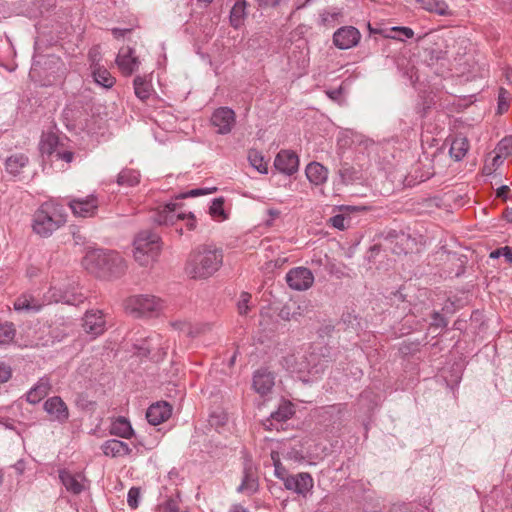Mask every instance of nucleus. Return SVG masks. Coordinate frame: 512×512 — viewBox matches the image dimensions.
I'll list each match as a JSON object with an SVG mask.
<instances>
[{
  "instance_id": "nucleus-63",
  "label": "nucleus",
  "mask_w": 512,
  "mask_h": 512,
  "mask_svg": "<svg viewBox=\"0 0 512 512\" xmlns=\"http://www.w3.org/2000/svg\"><path fill=\"white\" fill-rule=\"evenodd\" d=\"M407 510H408V507L406 505H398V506H394L391 509V512H407Z\"/></svg>"
},
{
  "instance_id": "nucleus-49",
  "label": "nucleus",
  "mask_w": 512,
  "mask_h": 512,
  "mask_svg": "<svg viewBox=\"0 0 512 512\" xmlns=\"http://www.w3.org/2000/svg\"><path fill=\"white\" fill-rule=\"evenodd\" d=\"M12 375V371L9 365L0 363V385L7 382Z\"/></svg>"
},
{
  "instance_id": "nucleus-39",
  "label": "nucleus",
  "mask_w": 512,
  "mask_h": 512,
  "mask_svg": "<svg viewBox=\"0 0 512 512\" xmlns=\"http://www.w3.org/2000/svg\"><path fill=\"white\" fill-rule=\"evenodd\" d=\"M248 159L251 165L260 173L267 172V164L263 161V157L256 151L249 153Z\"/></svg>"
},
{
  "instance_id": "nucleus-44",
  "label": "nucleus",
  "mask_w": 512,
  "mask_h": 512,
  "mask_svg": "<svg viewBox=\"0 0 512 512\" xmlns=\"http://www.w3.org/2000/svg\"><path fill=\"white\" fill-rule=\"evenodd\" d=\"M250 299H251V295L249 293H247V292L241 293L240 299L237 304L238 311L241 315L247 314V312L249 310L248 303H249Z\"/></svg>"
},
{
  "instance_id": "nucleus-12",
  "label": "nucleus",
  "mask_w": 512,
  "mask_h": 512,
  "mask_svg": "<svg viewBox=\"0 0 512 512\" xmlns=\"http://www.w3.org/2000/svg\"><path fill=\"white\" fill-rule=\"evenodd\" d=\"M108 251L94 249L88 251L82 260L83 267L99 278H105V265Z\"/></svg>"
},
{
  "instance_id": "nucleus-36",
  "label": "nucleus",
  "mask_w": 512,
  "mask_h": 512,
  "mask_svg": "<svg viewBox=\"0 0 512 512\" xmlns=\"http://www.w3.org/2000/svg\"><path fill=\"white\" fill-rule=\"evenodd\" d=\"M294 409L291 403L284 402L281 404L275 412L271 413V420L277 422H283L292 417Z\"/></svg>"
},
{
  "instance_id": "nucleus-28",
  "label": "nucleus",
  "mask_w": 512,
  "mask_h": 512,
  "mask_svg": "<svg viewBox=\"0 0 512 512\" xmlns=\"http://www.w3.org/2000/svg\"><path fill=\"white\" fill-rule=\"evenodd\" d=\"M94 81L101 87L111 88L115 84V78L104 67L95 66L92 71Z\"/></svg>"
},
{
  "instance_id": "nucleus-17",
  "label": "nucleus",
  "mask_w": 512,
  "mask_h": 512,
  "mask_svg": "<svg viewBox=\"0 0 512 512\" xmlns=\"http://www.w3.org/2000/svg\"><path fill=\"white\" fill-rule=\"evenodd\" d=\"M116 64L124 76H130L138 70L140 60L132 48L122 47L116 57Z\"/></svg>"
},
{
  "instance_id": "nucleus-30",
  "label": "nucleus",
  "mask_w": 512,
  "mask_h": 512,
  "mask_svg": "<svg viewBox=\"0 0 512 512\" xmlns=\"http://www.w3.org/2000/svg\"><path fill=\"white\" fill-rule=\"evenodd\" d=\"M133 85H134L135 95L141 101L147 100L153 91L151 83L149 81H147L144 77H141V76H136L134 78Z\"/></svg>"
},
{
  "instance_id": "nucleus-60",
  "label": "nucleus",
  "mask_w": 512,
  "mask_h": 512,
  "mask_svg": "<svg viewBox=\"0 0 512 512\" xmlns=\"http://www.w3.org/2000/svg\"><path fill=\"white\" fill-rule=\"evenodd\" d=\"M259 5L262 7H274L278 5L281 0H257Z\"/></svg>"
},
{
  "instance_id": "nucleus-33",
  "label": "nucleus",
  "mask_w": 512,
  "mask_h": 512,
  "mask_svg": "<svg viewBox=\"0 0 512 512\" xmlns=\"http://www.w3.org/2000/svg\"><path fill=\"white\" fill-rule=\"evenodd\" d=\"M58 137L53 133L44 134L40 142L42 154L55 155L58 151Z\"/></svg>"
},
{
  "instance_id": "nucleus-50",
  "label": "nucleus",
  "mask_w": 512,
  "mask_h": 512,
  "mask_svg": "<svg viewBox=\"0 0 512 512\" xmlns=\"http://www.w3.org/2000/svg\"><path fill=\"white\" fill-rule=\"evenodd\" d=\"M294 310V305L293 304H288V305H285L281 311H280V317L284 320H291L293 318H296L295 317V312L292 311Z\"/></svg>"
},
{
  "instance_id": "nucleus-42",
  "label": "nucleus",
  "mask_w": 512,
  "mask_h": 512,
  "mask_svg": "<svg viewBox=\"0 0 512 512\" xmlns=\"http://www.w3.org/2000/svg\"><path fill=\"white\" fill-rule=\"evenodd\" d=\"M140 489L131 487L127 494V503L132 509H136L139 505Z\"/></svg>"
},
{
  "instance_id": "nucleus-55",
  "label": "nucleus",
  "mask_w": 512,
  "mask_h": 512,
  "mask_svg": "<svg viewBox=\"0 0 512 512\" xmlns=\"http://www.w3.org/2000/svg\"><path fill=\"white\" fill-rule=\"evenodd\" d=\"M274 465H275V475L281 480H283V478H286L287 475L285 474V470L281 466V464L278 461L277 462L275 461Z\"/></svg>"
},
{
  "instance_id": "nucleus-5",
  "label": "nucleus",
  "mask_w": 512,
  "mask_h": 512,
  "mask_svg": "<svg viewBox=\"0 0 512 512\" xmlns=\"http://www.w3.org/2000/svg\"><path fill=\"white\" fill-rule=\"evenodd\" d=\"M125 311L135 318L158 316L164 308L163 301L149 294L133 295L124 302Z\"/></svg>"
},
{
  "instance_id": "nucleus-64",
  "label": "nucleus",
  "mask_w": 512,
  "mask_h": 512,
  "mask_svg": "<svg viewBox=\"0 0 512 512\" xmlns=\"http://www.w3.org/2000/svg\"><path fill=\"white\" fill-rule=\"evenodd\" d=\"M504 217L508 222L512 223V208H507L505 210Z\"/></svg>"
},
{
  "instance_id": "nucleus-31",
  "label": "nucleus",
  "mask_w": 512,
  "mask_h": 512,
  "mask_svg": "<svg viewBox=\"0 0 512 512\" xmlns=\"http://www.w3.org/2000/svg\"><path fill=\"white\" fill-rule=\"evenodd\" d=\"M258 489V481L254 476L250 467H245L244 476L241 485L238 487V492H247L253 494Z\"/></svg>"
},
{
  "instance_id": "nucleus-13",
  "label": "nucleus",
  "mask_w": 512,
  "mask_h": 512,
  "mask_svg": "<svg viewBox=\"0 0 512 512\" xmlns=\"http://www.w3.org/2000/svg\"><path fill=\"white\" fill-rule=\"evenodd\" d=\"M43 409L51 421L59 424L66 423L70 416L68 406L60 396L48 398L43 404Z\"/></svg>"
},
{
  "instance_id": "nucleus-11",
  "label": "nucleus",
  "mask_w": 512,
  "mask_h": 512,
  "mask_svg": "<svg viewBox=\"0 0 512 512\" xmlns=\"http://www.w3.org/2000/svg\"><path fill=\"white\" fill-rule=\"evenodd\" d=\"M187 212L177 203H168L158 208L153 216L154 222L159 225H174L179 220H185Z\"/></svg>"
},
{
  "instance_id": "nucleus-41",
  "label": "nucleus",
  "mask_w": 512,
  "mask_h": 512,
  "mask_svg": "<svg viewBox=\"0 0 512 512\" xmlns=\"http://www.w3.org/2000/svg\"><path fill=\"white\" fill-rule=\"evenodd\" d=\"M496 151L502 154L505 158L512 154V140L510 138H503L496 146Z\"/></svg>"
},
{
  "instance_id": "nucleus-24",
  "label": "nucleus",
  "mask_w": 512,
  "mask_h": 512,
  "mask_svg": "<svg viewBox=\"0 0 512 512\" xmlns=\"http://www.w3.org/2000/svg\"><path fill=\"white\" fill-rule=\"evenodd\" d=\"M102 451L106 456L122 457L130 454L131 448L123 441L110 439L103 443Z\"/></svg>"
},
{
  "instance_id": "nucleus-23",
  "label": "nucleus",
  "mask_w": 512,
  "mask_h": 512,
  "mask_svg": "<svg viewBox=\"0 0 512 512\" xmlns=\"http://www.w3.org/2000/svg\"><path fill=\"white\" fill-rule=\"evenodd\" d=\"M306 177L313 185H322L328 179V170L318 162H311L305 169Z\"/></svg>"
},
{
  "instance_id": "nucleus-57",
  "label": "nucleus",
  "mask_w": 512,
  "mask_h": 512,
  "mask_svg": "<svg viewBox=\"0 0 512 512\" xmlns=\"http://www.w3.org/2000/svg\"><path fill=\"white\" fill-rule=\"evenodd\" d=\"M509 187L507 185H502L501 187H499L496 191V195L497 197L499 198H502V199H506L507 198V194L509 192Z\"/></svg>"
},
{
  "instance_id": "nucleus-43",
  "label": "nucleus",
  "mask_w": 512,
  "mask_h": 512,
  "mask_svg": "<svg viewBox=\"0 0 512 512\" xmlns=\"http://www.w3.org/2000/svg\"><path fill=\"white\" fill-rule=\"evenodd\" d=\"M170 325L175 330L182 331L187 335H192L193 333L191 323L186 320H174L170 323Z\"/></svg>"
},
{
  "instance_id": "nucleus-21",
  "label": "nucleus",
  "mask_w": 512,
  "mask_h": 512,
  "mask_svg": "<svg viewBox=\"0 0 512 512\" xmlns=\"http://www.w3.org/2000/svg\"><path fill=\"white\" fill-rule=\"evenodd\" d=\"M172 413V408L167 402L152 404L146 412L148 422L154 426L166 421Z\"/></svg>"
},
{
  "instance_id": "nucleus-22",
  "label": "nucleus",
  "mask_w": 512,
  "mask_h": 512,
  "mask_svg": "<svg viewBox=\"0 0 512 512\" xmlns=\"http://www.w3.org/2000/svg\"><path fill=\"white\" fill-rule=\"evenodd\" d=\"M51 388L50 378L47 376L41 377L27 392L26 400L31 404H37L49 394Z\"/></svg>"
},
{
  "instance_id": "nucleus-61",
  "label": "nucleus",
  "mask_w": 512,
  "mask_h": 512,
  "mask_svg": "<svg viewBox=\"0 0 512 512\" xmlns=\"http://www.w3.org/2000/svg\"><path fill=\"white\" fill-rule=\"evenodd\" d=\"M433 1L434 0H416V2L419 3L421 7L427 11H430Z\"/></svg>"
},
{
  "instance_id": "nucleus-46",
  "label": "nucleus",
  "mask_w": 512,
  "mask_h": 512,
  "mask_svg": "<svg viewBox=\"0 0 512 512\" xmlns=\"http://www.w3.org/2000/svg\"><path fill=\"white\" fill-rule=\"evenodd\" d=\"M346 222L347 219L343 214L334 215L329 219L330 225L339 230H344L347 227Z\"/></svg>"
},
{
  "instance_id": "nucleus-25",
  "label": "nucleus",
  "mask_w": 512,
  "mask_h": 512,
  "mask_svg": "<svg viewBox=\"0 0 512 512\" xmlns=\"http://www.w3.org/2000/svg\"><path fill=\"white\" fill-rule=\"evenodd\" d=\"M59 478L65 488L73 494H80L84 489L81 474H72L69 471L63 470L60 471Z\"/></svg>"
},
{
  "instance_id": "nucleus-53",
  "label": "nucleus",
  "mask_w": 512,
  "mask_h": 512,
  "mask_svg": "<svg viewBox=\"0 0 512 512\" xmlns=\"http://www.w3.org/2000/svg\"><path fill=\"white\" fill-rule=\"evenodd\" d=\"M207 193H209V191H207L205 189H192V190L188 191L187 193L182 194L181 198L197 197V196L204 195Z\"/></svg>"
},
{
  "instance_id": "nucleus-56",
  "label": "nucleus",
  "mask_w": 512,
  "mask_h": 512,
  "mask_svg": "<svg viewBox=\"0 0 512 512\" xmlns=\"http://www.w3.org/2000/svg\"><path fill=\"white\" fill-rule=\"evenodd\" d=\"M111 32L116 39H120L129 33L130 29L113 28Z\"/></svg>"
},
{
  "instance_id": "nucleus-52",
  "label": "nucleus",
  "mask_w": 512,
  "mask_h": 512,
  "mask_svg": "<svg viewBox=\"0 0 512 512\" xmlns=\"http://www.w3.org/2000/svg\"><path fill=\"white\" fill-rule=\"evenodd\" d=\"M228 418H227V415L225 413H220V414H212L211 417H210V423L212 426L216 425V426H220V425H224L226 422H227Z\"/></svg>"
},
{
  "instance_id": "nucleus-40",
  "label": "nucleus",
  "mask_w": 512,
  "mask_h": 512,
  "mask_svg": "<svg viewBox=\"0 0 512 512\" xmlns=\"http://www.w3.org/2000/svg\"><path fill=\"white\" fill-rule=\"evenodd\" d=\"M429 12H434L440 16H448L452 14L448 4L444 0H434Z\"/></svg>"
},
{
  "instance_id": "nucleus-9",
  "label": "nucleus",
  "mask_w": 512,
  "mask_h": 512,
  "mask_svg": "<svg viewBox=\"0 0 512 512\" xmlns=\"http://www.w3.org/2000/svg\"><path fill=\"white\" fill-rule=\"evenodd\" d=\"M68 206L77 217L87 218L96 215L99 201L96 195L91 194L84 198H70Z\"/></svg>"
},
{
  "instance_id": "nucleus-7",
  "label": "nucleus",
  "mask_w": 512,
  "mask_h": 512,
  "mask_svg": "<svg viewBox=\"0 0 512 512\" xmlns=\"http://www.w3.org/2000/svg\"><path fill=\"white\" fill-rule=\"evenodd\" d=\"M210 122L217 134L227 135L236 124V114L230 107H219L212 113Z\"/></svg>"
},
{
  "instance_id": "nucleus-4",
  "label": "nucleus",
  "mask_w": 512,
  "mask_h": 512,
  "mask_svg": "<svg viewBox=\"0 0 512 512\" xmlns=\"http://www.w3.org/2000/svg\"><path fill=\"white\" fill-rule=\"evenodd\" d=\"M162 249L161 237L151 230H142L133 241L134 260L143 267L157 261Z\"/></svg>"
},
{
  "instance_id": "nucleus-8",
  "label": "nucleus",
  "mask_w": 512,
  "mask_h": 512,
  "mask_svg": "<svg viewBox=\"0 0 512 512\" xmlns=\"http://www.w3.org/2000/svg\"><path fill=\"white\" fill-rule=\"evenodd\" d=\"M82 328L92 339L103 334L106 330V320L103 312L98 309L87 311L82 319Z\"/></svg>"
},
{
  "instance_id": "nucleus-37",
  "label": "nucleus",
  "mask_w": 512,
  "mask_h": 512,
  "mask_svg": "<svg viewBox=\"0 0 512 512\" xmlns=\"http://www.w3.org/2000/svg\"><path fill=\"white\" fill-rule=\"evenodd\" d=\"M15 328L11 322H0V344L6 345L11 343L15 337Z\"/></svg>"
},
{
  "instance_id": "nucleus-19",
  "label": "nucleus",
  "mask_w": 512,
  "mask_h": 512,
  "mask_svg": "<svg viewBox=\"0 0 512 512\" xmlns=\"http://www.w3.org/2000/svg\"><path fill=\"white\" fill-rule=\"evenodd\" d=\"M105 269V278H118L126 272L127 264L118 252L108 251Z\"/></svg>"
},
{
  "instance_id": "nucleus-45",
  "label": "nucleus",
  "mask_w": 512,
  "mask_h": 512,
  "mask_svg": "<svg viewBox=\"0 0 512 512\" xmlns=\"http://www.w3.org/2000/svg\"><path fill=\"white\" fill-rule=\"evenodd\" d=\"M391 30L399 33L398 36H392V38L400 41H404L405 38L410 39L414 36V31L409 27H393Z\"/></svg>"
},
{
  "instance_id": "nucleus-27",
  "label": "nucleus",
  "mask_w": 512,
  "mask_h": 512,
  "mask_svg": "<svg viewBox=\"0 0 512 512\" xmlns=\"http://www.w3.org/2000/svg\"><path fill=\"white\" fill-rule=\"evenodd\" d=\"M469 149V142L466 137L456 136L450 146V155L456 161L462 160Z\"/></svg>"
},
{
  "instance_id": "nucleus-29",
  "label": "nucleus",
  "mask_w": 512,
  "mask_h": 512,
  "mask_svg": "<svg viewBox=\"0 0 512 512\" xmlns=\"http://www.w3.org/2000/svg\"><path fill=\"white\" fill-rule=\"evenodd\" d=\"M28 163V157L22 153L10 156L5 163L6 170L12 175H18Z\"/></svg>"
},
{
  "instance_id": "nucleus-14",
  "label": "nucleus",
  "mask_w": 512,
  "mask_h": 512,
  "mask_svg": "<svg viewBox=\"0 0 512 512\" xmlns=\"http://www.w3.org/2000/svg\"><path fill=\"white\" fill-rule=\"evenodd\" d=\"M284 486L299 495L306 496L313 488V478L309 473H298L296 475H287L283 478Z\"/></svg>"
},
{
  "instance_id": "nucleus-54",
  "label": "nucleus",
  "mask_w": 512,
  "mask_h": 512,
  "mask_svg": "<svg viewBox=\"0 0 512 512\" xmlns=\"http://www.w3.org/2000/svg\"><path fill=\"white\" fill-rule=\"evenodd\" d=\"M502 256L505 257L508 263H512V248L509 246L501 247Z\"/></svg>"
},
{
  "instance_id": "nucleus-38",
  "label": "nucleus",
  "mask_w": 512,
  "mask_h": 512,
  "mask_svg": "<svg viewBox=\"0 0 512 512\" xmlns=\"http://www.w3.org/2000/svg\"><path fill=\"white\" fill-rule=\"evenodd\" d=\"M224 201L222 198H217L212 201V204L209 208V213L212 217L217 218L219 220L226 219V214L224 212Z\"/></svg>"
},
{
  "instance_id": "nucleus-3",
  "label": "nucleus",
  "mask_w": 512,
  "mask_h": 512,
  "mask_svg": "<svg viewBox=\"0 0 512 512\" xmlns=\"http://www.w3.org/2000/svg\"><path fill=\"white\" fill-rule=\"evenodd\" d=\"M66 223V214L61 205L52 201L43 203L34 213L33 231L41 237H49Z\"/></svg>"
},
{
  "instance_id": "nucleus-15",
  "label": "nucleus",
  "mask_w": 512,
  "mask_h": 512,
  "mask_svg": "<svg viewBox=\"0 0 512 512\" xmlns=\"http://www.w3.org/2000/svg\"><path fill=\"white\" fill-rule=\"evenodd\" d=\"M361 38V34L355 27L345 26L339 28L333 34V43L342 50L350 49L356 46Z\"/></svg>"
},
{
  "instance_id": "nucleus-26",
  "label": "nucleus",
  "mask_w": 512,
  "mask_h": 512,
  "mask_svg": "<svg viewBox=\"0 0 512 512\" xmlns=\"http://www.w3.org/2000/svg\"><path fill=\"white\" fill-rule=\"evenodd\" d=\"M110 433L121 438L129 439L133 435V428L126 418L118 417L112 422Z\"/></svg>"
},
{
  "instance_id": "nucleus-47",
  "label": "nucleus",
  "mask_w": 512,
  "mask_h": 512,
  "mask_svg": "<svg viewBox=\"0 0 512 512\" xmlns=\"http://www.w3.org/2000/svg\"><path fill=\"white\" fill-rule=\"evenodd\" d=\"M161 512H179L178 501L176 499H173V498L167 499L161 505Z\"/></svg>"
},
{
  "instance_id": "nucleus-59",
  "label": "nucleus",
  "mask_w": 512,
  "mask_h": 512,
  "mask_svg": "<svg viewBox=\"0 0 512 512\" xmlns=\"http://www.w3.org/2000/svg\"><path fill=\"white\" fill-rule=\"evenodd\" d=\"M504 159H505V157L502 154H500L498 151H496V155L492 159V166L499 167L500 165H502Z\"/></svg>"
},
{
  "instance_id": "nucleus-35",
  "label": "nucleus",
  "mask_w": 512,
  "mask_h": 512,
  "mask_svg": "<svg viewBox=\"0 0 512 512\" xmlns=\"http://www.w3.org/2000/svg\"><path fill=\"white\" fill-rule=\"evenodd\" d=\"M246 2L237 1L230 11V23L233 27L238 28L245 16Z\"/></svg>"
},
{
  "instance_id": "nucleus-34",
  "label": "nucleus",
  "mask_w": 512,
  "mask_h": 512,
  "mask_svg": "<svg viewBox=\"0 0 512 512\" xmlns=\"http://www.w3.org/2000/svg\"><path fill=\"white\" fill-rule=\"evenodd\" d=\"M339 176L344 184H349L359 180L361 178V173L348 163H344L339 169Z\"/></svg>"
},
{
  "instance_id": "nucleus-1",
  "label": "nucleus",
  "mask_w": 512,
  "mask_h": 512,
  "mask_svg": "<svg viewBox=\"0 0 512 512\" xmlns=\"http://www.w3.org/2000/svg\"><path fill=\"white\" fill-rule=\"evenodd\" d=\"M223 264V251L213 245H201L187 259L185 272L191 279L204 280L213 276Z\"/></svg>"
},
{
  "instance_id": "nucleus-58",
  "label": "nucleus",
  "mask_w": 512,
  "mask_h": 512,
  "mask_svg": "<svg viewBox=\"0 0 512 512\" xmlns=\"http://www.w3.org/2000/svg\"><path fill=\"white\" fill-rule=\"evenodd\" d=\"M186 226L189 230H193L195 228V217L191 212L187 213L186 216Z\"/></svg>"
},
{
  "instance_id": "nucleus-10",
  "label": "nucleus",
  "mask_w": 512,
  "mask_h": 512,
  "mask_svg": "<svg viewBox=\"0 0 512 512\" xmlns=\"http://www.w3.org/2000/svg\"><path fill=\"white\" fill-rule=\"evenodd\" d=\"M285 279L288 286L296 291L307 290L314 283V275L306 267H295L289 270Z\"/></svg>"
},
{
  "instance_id": "nucleus-6",
  "label": "nucleus",
  "mask_w": 512,
  "mask_h": 512,
  "mask_svg": "<svg viewBox=\"0 0 512 512\" xmlns=\"http://www.w3.org/2000/svg\"><path fill=\"white\" fill-rule=\"evenodd\" d=\"M135 347L140 355L152 354L153 357L163 358L167 353L168 344L161 334L153 332L139 344H135Z\"/></svg>"
},
{
  "instance_id": "nucleus-20",
  "label": "nucleus",
  "mask_w": 512,
  "mask_h": 512,
  "mask_svg": "<svg viewBox=\"0 0 512 512\" xmlns=\"http://www.w3.org/2000/svg\"><path fill=\"white\" fill-rule=\"evenodd\" d=\"M275 385V376L267 369H259L253 376V387L255 391L264 396L271 392Z\"/></svg>"
},
{
  "instance_id": "nucleus-62",
  "label": "nucleus",
  "mask_w": 512,
  "mask_h": 512,
  "mask_svg": "<svg viewBox=\"0 0 512 512\" xmlns=\"http://www.w3.org/2000/svg\"><path fill=\"white\" fill-rule=\"evenodd\" d=\"M229 512H248V510L246 508H244L243 506L241 505H233L231 507V509L229 510Z\"/></svg>"
},
{
  "instance_id": "nucleus-48",
  "label": "nucleus",
  "mask_w": 512,
  "mask_h": 512,
  "mask_svg": "<svg viewBox=\"0 0 512 512\" xmlns=\"http://www.w3.org/2000/svg\"><path fill=\"white\" fill-rule=\"evenodd\" d=\"M432 319H433V321L431 323L432 328L443 329L448 324L447 320L439 312H434L432 315Z\"/></svg>"
},
{
  "instance_id": "nucleus-32",
  "label": "nucleus",
  "mask_w": 512,
  "mask_h": 512,
  "mask_svg": "<svg viewBox=\"0 0 512 512\" xmlns=\"http://www.w3.org/2000/svg\"><path fill=\"white\" fill-rule=\"evenodd\" d=\"M140 181V174L138 171L133 169H123L117 177V183L120 186H135Z\"/></svg>"
},
{
  "instance_id": "nucleus-51",
  "label": "nucleus",
  "mask_w": 512,
  "mask_h": 512,
  "mask_svg": "<svg viewBox=\"0 0 512 512\" xmlns=\"http://www.w3.org/2000/svg\"><path fill=\"white\" fill-rule=\"evenodd\" d=\"M56 160H62L66 163H71L74 159V153L71 151H60L58 150L53 156Z\"/></svg>"
},
{
  "instance_id": "nucleus-18",
  "label": "nucleus",
  "mask_w": 512,
  "mask_h": 512,
  "mask_svg": "<svg viewBox=\"0 0 512 512\" xmlns=\"http://www.w3.org/2000/svg\"><path fill=\"white\" fill-rule=\"evenodd\" d=\"M274 166L278 171L286 175H292L298 170L299 158L292 151L281 150L275 158Z\"/></svg>"
},
{
  "instance_id": "nucleus-16",
  "label": "nucleus",
  "mask_w": 512,
  "mask_h": 512,
  "mask_svg": "<svg viewBox=\"0 0 512 512\" xmlns=\"http://www.w3.org/2000/svg\"><path fill=\"white\" fill-rule=\"evenodd\" d=\"M45 303L30 292L20 294L13 303L16 312L24 314H35L42 310Z\"/></svg>"
},
{
  "instance_id": "nucleus-2",
  "label": "nucleus",
  "mask_w": 512,
  "mask_h": 512,
  "mask_svg": "<svg viewBox=\"0 0 512 512\" xmlns=\"http://www.w3.org/2000/svg\"><path fill=\"white\" fill-rule=\"evenodd\" d=\"M329 361V348L323 345H315L295 359L292 371L297 373L304 382L314 381L323 374Z\"/></svg>"
}]
</instances>
